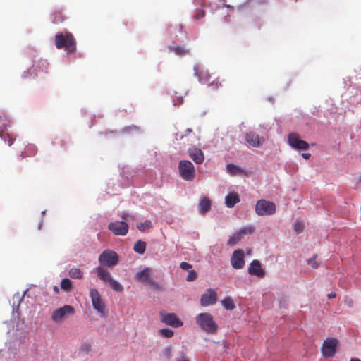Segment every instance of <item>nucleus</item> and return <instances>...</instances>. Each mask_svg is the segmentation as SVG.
I'll use <instances>...</instances> for the list:
<instances>
[{
    "label": "nucleus",
    "instance_id": "f257e3e1",
    "mask_svg": "<svg viewBox=\"0 0 361 361\" xmlns=\"http://www.w3.org/2000/svg\"><path fill=\"white\" fill-rule=\"evenodd\" d=\"M55 46L59 49H64L67 54H71L76 50V40L72 33L65 31L58 32L55 35Z\"/></svg>",
    "mask_w": 361,
    "mask_h": 361
},
{
    "label": "nucleus",
    "instance_id": "f03ea898",
    "mask_svg": "<svg viewBox=\"0 0 361 361\" xmlns=\"http://www.w3.org/2000/svg\"><path fill=\"white\" fill-rule=\"evenodd\" d=\"M49 63L47 60L40 59L33 61L32 66L22 74L25 79L32 77V78H43L48 73Z\"/></svg>",
    "mask_w": 361,
    "mask_h": 361
},
{
    "label": "nucleus",
    "instance_id": "7ed1b4c3",
    "mask_svg": "<svg viewBox=\"0 0 361 361\" xmlns=\"http://www.w3.org/2000/svg\"><path fill=\"white\" fill-rule=\"evenodd\" d=\"M197 323L201 329L207 333L214 334L217 330V325L209 313H200L196 317Z\"/></svg>",
    "mask_w": 361,
    "mask_h": 361
},
{
    "label": "nucleus",
    "instance_id": "20e7f679",
    "mask_svg": "<svg viewBox=\"0 0 361 361\" xmlns=\"http://www.w3.org/2000/svg\"><path fill=\"white\" fill-rule=\"evenodd\" d=\"M97 276L104 282L109 283L110 287L116 292H122L123 286L117 281L114 280L110 273L105 269L98 267L96 269Z\"/></svg>",
    "mask_w": 361,
    "mask_h": 361
},
{
    "label": "nucleus",
    "instance_id": "39448f33",
    "mask_svg": "<svg viewBox=\"0 0 361 361\" xmlns=\"http://www.w3.org/2000/svg\"><path fill=\"white\" fill-rule=\"evenodd\" d=\"M178 170L180 177L188 181L192 180L195 176V167L192 162L188 160H181L178 164Z\"/></svg>",
    "mask_w": 361,
    "mask_h": 361
},
{
    "label": "nucleus",
    "instance_id": "423d86ee",
    "mask_svg": "<svg viewBox=\"0 0 361 361\" xmlns=\"http://www.w3.org/2000/svg\"><path fill=\"white\" fill-rule=\"evenodd\" d=\"M255 212L259 216H268L276 212V205L274 202L265 200H259L255 206Z\"/></svg>",
    "mask_w": 361,
    "mask_h": 361
},
{
    "label": "nucleus",
    "instance_id": "0eeeda50",
    "mask_svg": "<svg viewBox=\"0 0 361 361\" xmlns=\"http://www.w3.org/2000/svg\"><path fill=\"white\" fill-rule=\"evenodd\" d=\"M75 309L73 306L65 305L63 307L55 310L51 316L52 321L56 323L62 322L69 315H73Z\"/></svg>",
    "mask_w": 361,
    "mask_h": 361
},
{
    "label": "nucleus",
    "instance_id": "6e6552de",
    "mask_svg": "<svg viewBox=\"0 0 361 361\" xmlns=\"http://www.w3.org/2000/svg\"><path fill=\"white\" fill-rule=\"evenodd\" d=\"M99 262L101 264L109 267H114L118 262V254L113 250H106L100 254Z\"/></svg>",
    "mask_w": 361,
    "mask_h": 361
},
{
    "label": "nucleus",
    "instance_id": "1a4fd4ad",
    "mask_svg": "<svg viewBox=\"0 0 361 361\" xmlns=\"http://www.w3.org/2000/svg\"><path fill=\"white\" fill-rule=\"evenodd\" d=\"M338 341L334 338H327L322 344V353L324 357H333L336 352Z\"/></svg>",
    "mask_w": 361,
    "mask_h": 361
},
{
    "label": "nucleus",
    "instance_id": "9d476101",
    "mask_svg": "<svg viewBox=\"0 0 361 361\" xmlns=\"http://www.w3.org/2000/svg\"><path fill=\"white\" fill-rule=\"evenodd\" d=\"M135 279L137 281L147 283L152 287H156L157 286V282L152 279L151 270L148 267L137 271L135 276Z\"/></svg>",
    "mask_w": 361,
    "mask_h": 361
},
{
    "label": "nucleus",
    "instance_id": "9b49d317",
    "mask_svg": "<svg viewBox=\"0 0 361 361\" xmlns=\"http://www.w3.org/2000/svg\"><path fill=\"white\" fill-rule=\"evenodd\" d=\"M90 296L93 307L98 312L101 314L104 313L106 306L98 290L95 288H92L90 291Z\"/></svg>",
    "mask_w": 361,
    "mask_h": 361
},
{
    "label": "nucleus",
    "instance_id": "f8f14e48",
    "mask_svg": "<svg viewBox=\"0 0 361 361\" xmlns=\"http://www.w3.org/2000/svg\"><path fill=\"white\" fill-rule=\"evenodd\" d=\"M288 145L296 149L306 150L309 148V144L300 139L299 135L295 133H291L288 135Z\"/></svg>",
    "mask_w": 361,
    "mask_h": 361
},
{
    "label": "nucleus",
    "instance_id": "ddd939ff",
    "mask_svg": "<svg viewBox=\"0 0 361 361\" xmlns=\"http://www.w3.org/2000/svg\"><path fill=\"white\" fill-rule=\"evenodd\" d=\"M108 228L116 235H126L128 231V225L126 222L116 221L108 225Z\"/></svg>",
    "mask_w": 361,
    "mask_h": 361
},
{
    "label": "nucleus",
    "instance_id": "4468645a",
    "mask_svg": "<svg viewBox=\"0 0 361 361\" xmlns=\"http://www.w3.org/2000/svg\"><path fill=\"white\" fill-rule=\"evenodd\" d=\"M231 263L234 269H239L244 267V253L242 250H236L233 252Z\"/></svg>",
    "mask_w": 361,
    "mask_h": 361
},
{
    "label": "nucleus",
    "instance_id": "2eb2a0df",
    "mask_svg": "<svg viewBox=\"0 0 361 361\" xmlns=\"http://www.w3.org/2000/svg\"><path fill=\"white\" fill-rule=\"evenodd\" d=\"M161 322L173 327L183 326V322L174 313L161 314Z\"/></svg>",
    "mask_w": 361,
    "mask_h": 361
},
{
    "label": "nucleus",
    "instance_id": "dca6fc26",
    "mask_svg": "<svg viewBox=\"0 0 361 361\" xmlns=\"http://www.w3.org/2000/svg\"><path fill=\"white\" fill-rule=\"evenodd\" d=\"M248 273L250 275L255 276L258 278H263L265 276V271L262 269L261 263L259 260H253L249 267Z\"/></svg>",
    "mask_w": 361,
    "mask_h": 361
},
{
    "label": "nucleus",
    "instance_id": "f3484780",
    "mask_svg": "<svg viewBox=\"0 0 361 361\" xmlns=\"http://www.w3.org/2000/svg\"><path fill=\"white\" fill-rule=\"evenodd\" d=\"M216 302V293L214 289L209 288L204 293L200 299V302L202 306H208L214 305Z\"/></svg>",
    "mask_w": 361,
    "mask_h": 361
},
{
    "label": "nucleus",
    "instance_id": "a211bd4d",
    "mask_svg": "<svg viewBox=\"0 0 361 361\" xmlns=\"http://www.w3.org/2000/svg\"><path fill=\"white\" fill-rule=\"evenodd\" d=\"M245 139V141L253 147H259L264 142V138L260 137L259 135L255 132L247 133Z\"/></svg>",
    "mask_w": 361,
    "mask_h": 361
},
{
    "label": "nucleus",
    "instance_id": "6ab92c4d",
    "mask_svg": "<svg viewBox=\"0 0 361 361\" xmlns=\"http://www.w3.org/2000/svg\"><path fill=\"white\" fill-rule=\"evenodd\" d=\"M189 157L197 164H202L204 160V155L203 152L197 147H190L188 149Z\"/></svg>",
    "mask_w": 361,
    "mask_h": 361
},
{
    "label": "nucleus",
    "instance_id": "aec40b11",
    "mask_svg": "<svg viewBox=\"0 0 361 361\" xmlns=\"http://www.w3.org/2000/svg\"><path fill=\"white\" fill-rule=\"evenodd\" d=\"M240 202V197L235 192H229L225 197V204L228 208H232Z\"/></svg>",
    "mask_w": 361,
    "mask_h": 361
},
{
    "label": "nucleus",
    "instance_id": "412c9836",
    "mask_svg": "<svg viewBox=\"0 0 361 361\" xmlns=\"http://www.w3.org/2000/svg\"><path fill=\"white\" fill-rule=\"evenodd\" d=\"M211 209V201L208 197H203L199 202V209L202 214H204Z\"/></svg>",
    "mask_w": 361,
    "mask_h": 361
},
{
    "label": "nucleus",
    "instance_id": "4be33fe9",
    "mask_svg": "<svg viewBox=\"0 0 361 361\" xmlns=\"http://www.w3.org/2000/svg\"><path fill=\"white\" fill-rule=\"evenodd\" d=\"M146 246L147 244L145 241L139 240L134 244L133 250L138 254L142 255L146 250Z\"/></svg>",
    "mask_w": 361,
    "mask_h": 361
},
{
    "label": "nucleus",
    "instance_id": "5701e85b",
    "mask_svg": "<svg viewBox=\"0 0 361 361\" xmlns=\"http://www.w3.org/2000/svg\"><path fill=\"white\" fill-rule=\"evenodd\" d=\"M68 275L74 279H81L83 277V272L78 268H72L68 271Z\"/></svg>",
    "mask_w": 361,
    "mask_h": 361
},
{
    "label": "nucleus",
    "instance_id": "b1692460",
    "mask_svg": "<svg viewBox=\"0 0 361 361\" xmlns=\"http://www.w3.org/2000/svg\"><path fill=\"white\" fill-rule=\"evenodd\" d=\"M242 238L243 237L240 235V233L237 231L229 238V239L227 241V245L229 246H233L235 244H237L242 239Z\"/></svg>",
    "mask_w": 361,
    "mask_h": 361
},
{
    "label": "nucleus",
    "instance_id": "393cba45",
    "mask_svg": "<svg viewBox=\"0 0 361 361\" xmlns=\"http://www.w3.org/2000/svg\"><path fill=\"white\" fill-rule=\"evenodd\" d=\"M227 171L231 175H235L243 171L242 169L233 164H228L226 165Z\"/></svg>",
    "mask_w": 361,
    "mask_h": 361
},
{
    "label": "nucleus",
    "instance_id": "a878e982",
    "mask_svg": "<svg viewBox=\"0 0 361 361\" xmlns=\"http://www.w3.org/2000/svg\"><path fill=\"white\" fill-rule=\"evenodd\" d=\"M221 304L223 307L226 310H232L235 308L234 302L230 297H226L221 301Z\"/></svg>",
    "mask_w": 361,
    "mask_h": 361
},
{
    "label": "nucleus",
    "instance_id": "bb28decb",
    "mask_svg": "<svg viewBox=\"0 0 361 361\" xmlns=\"http://www.w3.org/2000/svg\"><path fill=\"white\" fill-rule=\"evenodd\" d=\"M152 226V221L150 220H145L144 222L137 224V228L141 231L144 232L146 230L151 228Z\"/></svg>",
    "mask_w": 361,
    "mask_h": 361
},
{
    "label": "nucleus",
    "instance_id": "cd10ccee",
    "mask_svg": "<svg viewBox=\"0 0 361 361\" xmlns=\"http://www.w3.org/2000/svg\"><path fill=\"white\" fill-rule=\"evenodd\" d=\"M61 288L66 292H69L72 288V281L67 278L62 279L61 283Z\"/></svg>",
    "mask_w": 361,
    "mask_h": 361
},
{
    "label": "nucleus",
    "instance_id": "c85d7f7f",
    "mask_svg": "<svg viewBox=\"0 0 361 361\" xmlns=\"http://www.w3.org/2000/svg\"><path fill=\"white\" fill-rule=\"evenodd\" d=\"M169 49H170V51H173L176 54L180 55V56L186 54L188 52V51L186 50L183 47H170Z\"/></svg>",
    "mask_w": 361,
    "mask_h": 361
},
{
    "label": "nucleus",
    "instance_id": "c756f323",
    "mask_svg": "<svg viewBox=\"0 0 361 361\" xmlns=\"http://www.w3.org/2000/svg\"><path fill=\"white\" fill-rule=\"evenodd\" d=\"M63 21V16L61 12H55L52 16V23L57 24Z\"/></svg>",
    "mask_w": 361,
    "mask_h": 361
},
{
    "label": "nucleus",
    "instance_id": "7c9ffc66",
    "mask_svg": "<svg viewBox=\"0 0 361 361\" xmlns=\"http://www.w3.org/2000/svg\"><path fill=\"white\" fill-rule=\"evenodd\" d=\"M254 231H255V228L252 226L243 227L238 231V232L240 233V235H242V237L244 235L252 234Z\"/></svg>",
    "mask_w": 361,
    "mask_h": 361
},
{
    "label": "nucleus",
    "instance_id": "2f4dec72",
    "mask_svg": "<svg viewBox=\"0 0 361 361\" xmlns=\"http://www.w3.org/2000/svg\"><path fill=\"white\" fill-rule=\"evenodd\" d=\"M209 86L213 90H218L219 87H222V83L219 80V78H216V80H213L210 83H209Z\"/></svg>",
    "mask_w": 361,
    "mask_h": 361
},
{
    "label": "nucleus",
    "instance_id": "473e14b6",
    "mask_svg": "<svg viewBox=\"0 0 361 361\" xmlns=\"http://www.w3.org/2000/svg\"><path fill=\"white\" fill-rule=\"evenodd\" d=\"M159 332L165 338H171L173 336V331L169 329H161Z\"/></svg>",
    "mask_w": 361,
    "mask_h": 361
},
{
    "label": "nucleus",
    "instance_id": "72a5a7b5",
    "mask_svg": "<svg viewBox=\"0 0 361 361\" xmlns=\"http://www.w3.org/2000/svg\"><path fill=\"white\" fill-rule=\"evenodd\" d=\"M197 278V274L195 271H189L186 280L188 281H193Z\"/></svg>",
    "mask_w": 361,
    "mask_h": 361
},
{
    "label": "nucleus",
    "instance_id": "f704fd0d",
    "mask_svg": "<svg viewBox=\"0 0 361 361\" xmlns=\"http://www.w3.org/2000/svg\"><path fill=\"white\" fill-rule=\"evenodd\" d=\"M303 224L300 221H297L293 224V229L297 233H301L303 231Z\"/></svg>",
    "mask_w": 361,
    "mask_h": 361
},
{
    "label": "nucleus",
    "instance_id": "c9c22d12",
    "mask_svg": "<svg viewBox=\"0 0 361 361\" xmlns=\"http://www.w3.org/2000/svg\"><path fill=\"white\" fill-rule=\"evenodd\" d=\"M317 255H314L312 258L307 260L308 264H310L313 269H317L319 267V264L316 261Z\"/></svg>",
    "mask_w": 361,
    "mask_h": 361
},
{
    "label": "nucleus",
    "instance_id": "e433bc0d",
    "mask_svg": "<svg viewBox=\"0 0 361 361\" xmlns=\"http://www.w3.org/2000/svg\"><path fill=\"white\" fill-rule=\"evenodd\" d=\"M204 16H205V11L204 10H199L194 15L193 18L195 20H199L200 18H202Z\"/></svg>",
    "mask_w": 361,
    "mask_h": 361
},
{
    "label": "nucleus",
    "instance_id": "4c0bfd02",
    "mask_svg": "<svg viewBox=\"0 0 361 361\" xmlns=\"http://www.w3.org/2000/svg\"><path fill=\"white\" fill-rule=\"evenodd\" d=\"M180 267L183 270H188L192 267V265L188 262H183L180 263Z\"/></svg>",
    "mask_w": 361,
    "mask_h": 361
},
{
    "label": "nucleus",
    "instance_id": "58836bf2",
    "mask_svg": "<svg viewBox=\"0 0 361 361\" xmlns=\"http://www.w3.org/2000/svg\"><path fill=\"white\" fill-rule=\"evenodd\" d=\"M13 141H14V138L11 137L10 135H8V140H5V142L8 145V146H11L12 145V144L13 143Z\"/></svg>",
    "mask_w": 361,
    "mask_h": 361
},
{
    "label": "nucleus",
    "instance_id": "ea45409f",
    "mask_svg": "<svg viewBox=\"0 0 361 361\" xmlns=\"http://www.w3.org/2000/svg\"><path fill=\"white\" fill-rule=\"evenodd\" d=\"M171 349L170 348H166L164 350V355L169 357L171 356Z\"/></svg>",
    "mask_w": 361,
    "mask_h": 361
},
{
    "label": "nucleus",
    "instance_id": "a19ab883",
    "mask_svg": "<svg viewBox=\"0 0 361 361\" xmlns=\"http://www.w3.org/2000/svg\"><path fill=\"white\" fill-rule=\"evenodd\" d=\"M302 156L304 159H309L310 157H311V154L310 153H308V152H305V153H302Z\"/></svg>",
    "mask_w": 361,
    "mask_h": 361
},
{
    "label": "nucleus",
    "instance_id": "79ce46f5",
    "mask_svg": "<svg viewBox=\"0 0 361 361\" xmlns=\"http://www.w3.org/2000/svg\"><path fill=\"white\" fill-rule=\"evenodd\" d=\"M176 361H190L184 355L180 358H177Z\"/></svg>",
    "mask_w": 361,
    "mask_h": 361
},
{
    "label": "nucleus",
    "instance_id": "37998d69",
    "mask_svg": "<svg viewBox=\"0 0 361 361\" xmlns=\"http://www.w3.org/2000/svg\"><path fill=\"white\" fill-rule=\"evenodd\" d=\"M336 295L335 293H331L329 294H328L327 297L329 299H331V298H336Z\"/></svg>",
    "mask_w": 361,
    "mask_h": 361
},
{
    "label": "nucleus",
    "instance_id": "c03bdc74",
    "mask_svg": "<svg viewBox=\"0 0 361 361\" xmlns=\"http://www.w3.org/2000/svg\"><path fill=\"white\" fill-rule=\"evenodd\" d=\"M183 138V135H179L178 133L176 134V139L177 140H178V139L181 140Z\"/></svg>",
    "mask_w": 361,
    "mask_h": 361
},
{
    "label": "nucleus",
    "instance_id": "a18cd8bd",
    "mask_svg": "<svg viewBox=\"0 0 361 361\" xmlns=\"http://www.w3.org/2000/svg\"><path fill=\"white\" fill-rule=\"evenodd\" d=\"M53 289H54V292H56V293H59V288H58L56 286H54Z\"/></svg>",
    "mask_w": 361,
    "mask_h": 361
},
{
    "label": "nucleus",
    "instance_id": "49530a36",
    "mask_svg": "<svg viewBox=\"0 0 361 361\" xmlns=\"http://www.w3.org/2000/svg\"><path fill=\"white\" fill-rule=\"evenodd\" d=\"M185 132H186L187 133H192V129H190V128H188V129L185 130Z\"/></svg>",
    "mask_w": 361,
    "mask_h": 361
},
{
    "label": "nucleus",
    "instance_id": "de8ad7c7",
    "mask_svg": "<svg viewBox=\"0 0 361 361\" xmlns=\"http://www.w3.org/2000/svg\"><path fill=\"white\" fill-rule=\"evenodd\" d=\"M126 215H127V214L123 213V214H122V216H121V218H122L123 219H125V220H126Z\"/></svg>",
    "mask_w": 361,
    "mask_h": 361
},
{
    "label": "nucleus",
    "instance_id": "09e8293b",
    "mask_svg": "<svg viewBox=\"0 0 361 361\" xmlns=\"http://www.w3.org/2000/svg\"><path fill=\"white\" fill-rule=\"evenodd\" d=\"M350 361H361V360L360 359H358V358H351L350 360Z\"/></svg>",
    "mask_w": 361,
    "mask_h": 361
},
{
    "label": "nucleus",
    "instance_id": "8fccbe9b",
    "mask_svg": "<svg viewBox=\"0 0 361 361\" xmlns=\"http://www.w3.org/2000/svg\"><path fill=\"white\" fill-rule=\"evenodd\" d=\"M4 135V133L3 131L0 132V137H3Z\"/></svg>",
    "mask_w": 361,
    "mask_h": 361
}]
</instances>
